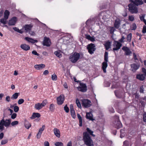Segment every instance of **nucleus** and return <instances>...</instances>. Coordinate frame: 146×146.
Here are the masks:
<instances>
[{"instance_id": "nucleus-26", "label": "nucleus", "mask_w": 146, "mask_h": 146, "mask_svg": "<svg viewBox=\"0 0 146 146\" xmlns=\"http://www.w3.org/2000/svg\"><path fill=\"white\" fill-rule=\"evenodd\" d=\"M25 126L27 129H29L31 126V124L26 120H25Z\"/></svg>"}, {"instance_id": "nucleus-50", "label": "nucleus", "mask_w": 146, "mask_h": 146, "mask_svg": "<svg viewBox=\"0 0 146 146\" xmlns=\"http://www.w3.org/2000/svg\"><path fill=\"white\" fill-rule=\"evenodd\" d=\"M24 100L23 99H20L19 100L18 102V104H21L24 103Z\"/></svg>"}, {"instance_id": "nucleus-23", "label": "nucleus", "mask_w": 146, "mask_h": 146, "mask_svg": "<svg viewBox=\"0 0 146 146\" xmlns=\"http://www.w3.org/2000/svg\"><path fill=\"white\" fill-rule=\"evenodd\" d=\"M115 127L117 129H119L122 127V124L120 121H115Z\"/></svg>"}, {"instance_id": "nucleus-63", "label": "nucleus", "mask_w": 146, "mask_h": 146, "mask_svg": "<svg viewBox=\"0 0 146 146\" xmlns=\"http://www.w3.org/2000/svg\"><path fill=\"white\" fill-rule=\"evenodd\" d=\"M142 71L144 73V74L145 76H146V69L144 68H142Z\"/></svg>"}, {"instance_id": "nucleus-13", "label": "nucleus", "mask_w": 146, "mask_h": 146, "mask_svg": "<svg viewBox=\"0 0 146 146\" xmlns=\"http://www.w3.org/2000/svg\"><path fill=\"white\" fill-rule=\"evenodd\" d=\"M122 49L125 52V55L128 56L131 53V52L130 51L129 48L126 46H123Z\"/></svg>"}, {"instance_id": "nucleus-37", "label": "nucleus", "mask_w": 146, "mask_h": 146, "mask_svg": "<svg viewBox=\"0 0 146 146\" xmlns=\"http://www.w3.org/2000/svg\"><path fill=\"white\" fill-rule=\"evenodd\" d=\"M132 34L131 33H129L127 36V39L129 42H130Z\"/></svg>"}, {"instance_id": "nucleus-10", "label": "nucleus", "mask_w": 146, "mask_h": 146, "mask_svg": "<svg viewBox=\"0 0 146 146\" xmlns=\"http://www.w3.org/2000/svg\"><path fill=\"white\" fill-rule=\"evenodd\" d=\"M131 71L133 72H135L138 69L140 66V64H137L133 63L130 65Z\"/></svg>"}, {"instance_id": "nucleus-31", "label": "nucleus", "mask_w": 146, "mask_h": 146, "mask_svg": "<svg viewBox=\"0 0 146 146\" xmlns=\"http://www.w3.org/2000/svg\"><path fill=\"white\" fill-rule=\"evenodd\" d=\"M86 130L87 132H88L90 135H91L94 137L95 136V135L93 134V131L90 129L89 128H87Z\"/></svg>"}, {"instance_id": "nucleus-57", "label": "nucleus", "mask_w": 146, "mask_h": 146, "mask_svg": "<svg viewBox=\"0 0 146 146\" xmlns=\"http://www.w3.org/2000/svg\"><path fill=\"white\" fill-rule=\"evenodd\" d=\"M134 95L135 96V98L136 99H138L139 97V94L137 92L135 93L134 94Z\"/></svg>"}, {"instance_id": "nucleus-49", "label": "nucleus", "mask_w": 146, "mask_h": 146, "mask_svg": "<svg viewBox=\"0 0 146 146\" xmlns=\"http://www.w3.org/2000/svg\"><path fill=\"white\" fill-rule=\"evenodd\" d=\"M45 127V125H43L42 126V127L41 128H40L39 129L38 132L42 133V132L44 130Z\"/></svg>"}, {"instance_id": "nucleus-48", "label": "nucleus", "mask_w": 146, "mask_h": 146, "mask_svg": "<svg viewBox=\"0 0 146 146\" xmlns=\"http://www.w3.org/2000/svg\"><path fill=\"white\" fill-rule=\"evenodd\" d=\"M18 121H16L12 122L11 123V125L12 126H14L15 125H17L18 124Z\"/></svg>"}, {"instance_id": "nucleus-8", "label": "nucleus", "mask_w": 146, "mask_h": 146, "mask_svg": "<svg viewBox=\"0 0 146 146\" xmlns=\"http://www.w3.org/2000/svg\"><path fill=\"white\" fill-rule=\"evenodd\" d=\"M113 46L115 47L113 48V50L114 51L117 50L119 49L121 46H122L121 43H119L118 41H114L113 42Z\"/></svg>"}, {"instance_id": "nucleus-22", "label": "nucleus", "mask_w": 146, "mask_h": 146, "mask_svg": "<svg viewBox=\"0 0 146 146\" xmlns=\"http://www.w3.org/2000/svg\"><path fill=\"white\" fill-rule=\"evenodd\" d=\"M40 116V114L38 113H33L30 117V118L32 119H33L36 117L38 118Z\"/></svg>"}, {"instance_id": "nucleus-21", "label": "nucleus", "mask_w": 146, "mask_h": 146, "mask_svg": "<svg viewBox=\"0 0 146 146\" xmlns=\"http://www.w3.org/2000/svg\"><path fill=\"white\" fill-rule=\"evenodd\" d=\"M25 39L27 41L32 43H34L38 42V41L36 40H34L32 38L27 37H25Z\"/></svg>"}, {"instance_id": "nucleus-40", "label": "nucleus", "mask_w": 146, "mask_h": 146, "mask_svg": "<svg viewBox=\"0 0 146 146\" xmlns=\"http://www.w3.org/2000/svg\"><path fill=\"white\" fill-rule=\"evenodd\" d=\"M54 145L56 146H63V144L61 142H56Z\"/></svg>"}, {"instance_id": "nucleus-64", "label": "nucleus", "mask_w": 146, "mask_h": 146, "mask_svg": "<svg viewBox=\"0 0 146 146\" xmlns=\"http://www.w3.org/2000/svg\"><path fill=\"white\" fill-rule=\"evenodd\" d=\"M44 145L45 146H49V144L47 141H45L44 143Z\"/></svg>"}, {"instance_id": "nucleus-19", "label": "nucleus", "mask_w": 146, "mask_h": 146, "mask_svg": "<svg viewBox=\"0 0 146 146\" xmlns=\"http://www.w3.org/2000/svg\"><path fill=\"white\" fill-rule=\"evenodd\" d=\"M45 66V65L43 64H36L34 66V67L37 70H41L44 68Z\"/></svg>"}, {"instance_id": "nucleus-16", "label": "nucleus", "mask_w": 146, "mask_h": 146, "mask_svg": "<svg viewBox=\"0 0 146 146\" xmlns=\"http://www.w3.org/2000/svg\"><path fill=\"white\" fill-rule=\"evenodd\" d=\"M145 75L144 74H137L136 76V78L141 81H143L145 80Z\"/></svg>"}, {"instance_id": "nucleus-42", "label": "nucleus", "mask_w": 146, "mask_h": 146, "mask_svg": "<svg viewBox=\"0 0 146 146\" xmlns=\"http://www.w3.org/2000/svg\"><path fill=\"white\" fill-rule=\"evenodd\" d=\"M47 103V100H44L40 104L41 106L43 107L44 106L46 105V104Z\"/></svg>"}, {"instance_id": "nucleus-59", "label": "nucleus", "mask_w": 146, "mask_h": 146, "mask_svg": "<svg viewBox=\"0 0 146 146\" xmlns=\"http://www.w3.org/2000/svg\"><path fill=\"white\" fill-rule=\"evenodd\" d=\"M133 56L134 57V59L135 60V62H137L136 61V60H138V59L137 57V56L136 54L135 53H133Z\"/></svg>"}, {"instance_id": "nucleus-24", "label": "nucleus", "mask_w": 146, "mask_h": 146, "mask_svg": "<svg viewBox=\"0 0 146 146\" xmlns=\"http://www.w3.org/2000/svg\"><path fill=\"white\" fill-rule=\"evenodd\" d=\"M54 133L55 135L57 137L59 138L60 137V131L59 129L57 128H54Z\"/></svg>"}, {"instance_id": "nucleus-28", "label": "nucleus", "mask_w": 146, "mask_h": 146, "mask_svg": "<svg viewBox=\"0 0 146 146\" xmlns=\"http://www.w3.org/2000/svg\"><path fill=\"white\" fill-rule=\"evenodd\" d=\"M34 107L37 110H39L42 108L40 103H37L35 105Z\"/></svg>"}, {"instance_id": "nucleus-6", "label": "nucleus", "mask_w": 146, "mask_h": 146, "mask_svg": "<svg viewBox=\"0 0 146 146\" xmlns=\"http://www.w3.org/2000/svg\"><path fill=\"white\" fill-rule=\"evenodd\" d=\"M80 86L77 87L78 90L83 92H86L87 90V87L85 84L80 82Z\"/></svg>"}, {"instance_id": "nucleus-2", "label": "nucleus", "mask_w": 146, "mask_h": 146, "mask_svg": "<svg viewBox=\"0 0 146 146\" xmlns=\"http://www.w3.org/2000/svg\"><path fill=\"white\" fill-rule=\"evenodd\" d=\"M83 135V140L86 145L88 146L94 144L93 140L87 132H84Z\"/></svg>"}, {"instance_id": "nucleus-62", "label": "nucleus", "mask_w": 146, "mask_h": 146, "mask_svg": "<svg viewBox=\"0 0 146 146\" xmlns=\"http://www.w3.org/2000/svg\"><path fill=\"white\" fill-rule=\"evenodd\" d=\"M89 40L92 42H94L95 41V38L94 36L91 37Z\"/></svg>"}, {"instance_id": "nucleus-51", "label": "nucleus", "mask_w": 146, "mask_h": 146, "mask_svg": "<svg viewBox=\"0 0 146 146\" xmlns=\"http://www.w3.org/2000/svg\"><path fill=\"white\" fill-rule=\"evenodd\" d=\"M144 17H145V15H142L141 16H140V17H139V18H140V20L141 21H143V22H144V21H145V19H144Z\"/></svg>"}, {"instance_id": "nucleus-56", "label": "nucleus", "mask_w": 146, "mask_h": 146, "mask_svg": "<svg viewBox=\"0 0 146 146\" xmlns=\"http://www.w3.org/2000/svg\"><path fill=\"white\" fill-rule=\"evenodd\" d=\"M32 54L37 56H39V54L37 53L35 50H33L32 51Z\"/></svg>"}, {"instance_id": "nucleus-55", "label": "nucleus", "mask_w": 146, "mask_h": 146, "mask_svg": "<svg viewBox=\"0 0 146 146\" xmlns=\"http://www.w3.org/2000/svg\"><path fill=\"white\" fill-rule=\"evenodd\" d=\"M142 32L143 33H146V26L144 25L143 26Z\"/></svg>"}, {"instance_id": "nucleus-38", "label": "nucleus", "mask_w": 146, "mask_h": 146, "mask_svg": "<svg viewBox=\"0 0 146 146\" xmlns=\"http://www.w3.org/2000/svg\"><path fill=\"white\" fill-rule=\"evenodd\" d=\"M50 110L52 111H54V106L53 104H51L50 106Z\"/></svg>"}, {"instance_id": "nucleus-20", "label": "nucleus", "mask_w": 146, "mask_h": 146, "mask_svg": "<svg viewBox=\"0 0 146 146\" xmlns=\"http://www.w3.org/2000/svg\"><path fill=\"white\" fill-rule=\"evenodd\" d=\"M33 25L31 24L26 25L24 27L25 30L26 31V33L31 31Z\"/></svg>"}, {"instance_id": "nucleus-32", "label": "nucleus", "mask_w": 146, "mask_h": 146, "mask_svg": "<svg viewBox=\"0 0 146 146\" xmlns=\"http://www.w3.org/2000/svg\"><path fill=\"white\" fill-rule=\"evenodd\" d=\"M114 27H110V34H113L114 33V32L115 31V29Z\"/></svg>"}, {"instance_id": "nucleus-44", "label": "nucleus", "mask_w": 146, "mask_h": 146, "mask_svg": "<svg viewBox=\"0 0 146 146\" xmlns=\"http://www.w3.org/2000/svg\"><path fill=\"white\" fill-rule=\"evenodd\" d=\"M129 20L130 21H133L134 20V17L133 15H129L128 17Z\"/></svg>"}, {"instance_id": "nucleus-5", "label": "nucleus", "mask_w": 146, "mask_h": 146, "mask_svg": "<svg viewBox=\"0 0 146 146\" xmlns=\"http://www.w3.org/2000/svg\"><path fill=\"white\" fill-rule=\"evenodd\" d=\"M82 105L84 108H87L91 106L92 103L91 101L88 99L82 100Z\"/></svg>"}, {"instance_id": "nucleus-43", "label": "nucleus", "mask_w": 146, "mask_h": 146, "mask_svg": "<svg viewBox=\"0 0 146 146\" xmlns=\"http://www.w3.org/2000/svg\"><path fill=\"white\" fill-rule=\"evenodd\" d=\"M143 121L146 123V112H144V113L143 114Z\"/></svg>"}, {"instance_id": "nucleus-18", "label": "nucleus", "mask_w": 146, "mask_h": 146, "mask_svg": "<svg viewBox=\"0 0 146 146\" xmlns=\"http://www.w3.org/2000/svg\"><path fill=\"white\" fill-rule=\"evenodd\" d=\"M20 47L23 50L27 51L30 49V47L29 45L25 44H22L20 46Z\"/></svg>"}, {"instance_id": "nucleus-58", "label": "nucleus", "mask_w": 146, "mask_h": 146, "mask_svg": "<svg viewBox=\"0 0 146 146\" xmlns=\"http://www.w3.org/2000/svg\"><path fill=\"white\" fill-rule=\"evenodd\" d=\"M115 119V121H120L119 119V117L117 115H115L114 116Z\"/></svg>"}, {"instance_id": "nucleus-33", "label": "nucleus", "mask_w": 146, "mask_h": 146, "mask_svg": "<svg viewBox=\"0 0 146 146\" xmlns=\"http://www.w3.org/2000/svg\"><path fill=\"white\" fill-rule=\"evenodd\" d=\"M131 29L132 30H135L137 28V26L136 24L135 23H133L131 26L130 27Z\"/></svg>"}, {"instance_id": "nucleus-29", "label": "nucleus", "mask_w": 146, "mask_h": 146, "mask_svg": "<svg viewBox=\"0 0 146 146\" xmlns=\"http://www.w3.org/2000/svg\"><path fill=\"white\" fill-rule=\"evenodd\" d=\"M9 13H10L9 11H8L6 10L4 12V17L6 19H8L9 17Z\"/></svg>"}, {"instance_id": "nucleus-25", "label": "nucleus", "mask_w": 146, "mask_h": 146, "mask_svg": "<svg viewBox=\"0 0 146 146\" xmlns=\"http://www.w3.org/2000/svg\"><path fill=\"white\" fill-rule=\"evenodd\" d=\"M111 46V43L109 41H107L104 44L106 49L108 50L110 47Z\"/></svg>"}, {"instance_id": "nucleus-17", "label": "nucleus", "mask_w": 146, "mask_h": 146, "mask_svg": "<svg viewBox=\"0 0 146 146\" xmlns=\"http://www.w3.org/2000/svg\"><path fill=\"white\" fill-rule=\"evenodd\" d=\"M93 115L92 113L91 112H90L88 113H86V117L88 119H89L90 120L92 121H94L95 119L93 118Z\"/></svg>"}, {"instance_id": "nucleus-54", "label": "nucleus", "mask_w": 146, "mask_h": 146, "mask_svg": "<svg viewBox=\"0 0 146 146\" xmlns=\"http://www.w3.org/2000/svg\"><path fill=\"white\" fill-rule=\"evenodd\" d=\"M17 115V114L16 113H14L11 115V118L12 119H14L16 117Z\"/></svg>"}, {"instance_id": "nucleus-52", "label": "nucleus", "mask_w": 146, "mask_h": 146, "mask_svg": "<svg viewBox=\"0 0 146 146\" xmlns=\"http://www.w3.org/2000/svg\"><path fill=\"white\" fill-rule=\"evenodd\" d=\"M8 140L7 139L3 140L1 141V144L2 145H4L8 142Z\"/></svg>"}, {"instance_id": "nucleus-14", "label": "nucleus", "mask_w": 146, "mask_h": 146, "mask_svg": "<svg viewBox=\"0 0 146 146\" xmlns=\"http://www.w3.org/2000/svg\"><path fill=\"white\" fill-rule=\"evenodd\" d=\"M17 18L16 17H13L9 20L8 24L9 25H14L15 24Z\"/></svg>"}, {"instance_id": "nucleus-45", "label": "nucleus", "mask_w": 146, "mask_h": 146, "mask_svg": "<svg viewBox=\"0 0 146 146\" xmlns=\"http://www.w3.org/2000/svg\"><path fill=\"white\" fill-rule=\"evenodd\" d=\"M52 78L53 80L56 81L57 80L56 75L55 74H53L52 75Z\"/></svg>"}, {"instance_id": "nucleus-39", "label": "nucleus", "mask_w": 146, "mask_h": 146, "mask_svg": "<svg viewBox=\"0 0 146 146\" xmlns=\"http://www.w3.org/2000/svg\"><path fill=\"white\" fill-rule=\"evenodd\" d=\"M122 146H130L129 141L127 140L124 141L123 142V144Z\"/></svg>"}, {"instance_id": "nucleus-34", "label": "nucleus", "mask_w": 146, "mask_h": 146, "mask_svg": "<svg viewBox=\"0 0 146 146\" xmlns=\"http://www.w3.org/2000/svg\"><path fill=\"white\" fill-rule=\"evenodd\" d=\"M76 103L78 107L79 108H81V106L79 99L77 98L76 100Z\"/></svg>"}, {"instance_id": "nucleus-53", "label": "nucleus", "mask_w": 146, "mask_h": 146, "mask_svg": "<svg viewBox=\"0 0 146 146\" xmlns=\"http://www.w3.org/2000/svg\"><path fill=\"white\" fill-rule=\"evenodd\" d=\"M19 110V107L18 106H15L14 108V111L15 112H17Z\"/></svg>"}, {"instance_id": "nucleus-41", "label": "nucleus", "mask_w": 146, "mask_h": 146, "mask_svg": "<svg viewBox=\"0 0 146 146\" xmlns=\"http://www.w3.org/2000/svg\"><path fill=\"white\" fill-rule=\"evenodd\" d=\"M71 114L73 118H75L76 117V115L75 111L74 110L70 111Z\"/></svg>"}, {"instance_id": "nucleus-35", "label": "nucleus", "mask_w": 146, "mask_h": 146, "mask_svg": "<svg viewBox=\"0 0 146 146\" xmlns=\"http://www.w3.org/2000/svg\"><path fill=\"white\" fill-rule=\"evenodd\" d=\"M3 122V121L2 122L1 121H0V130L1 131H2L4 129V125L2 123Z\"/></svg>"}, {"instance_id": "nucleus-15", "label": "nucleus", "mask_w": 146, "mask_h": 146, "mask_svg": "<svg viewBox=\"0 0 146 146\" xmlns=\"http://www.w3.org/2000/svg\"><path fill=\"white\" fill-rule=\"evenodd\" d=\"M121 24V21L119 19H117L115 20L114 27L116 29H118Z\"/></svg>"}, {"instance_id": "nucleus-46", "label": "nucleus", "mask_w": 146, "mask_h": 146, "mask_svg": "<svg viewBox=\"0 0 146 146\" xmlns=\"http://www.w3.org/2000/svg\"><path fill=\"white\" fill-rule=\"evenodd\" d=\"M144 88L143 86H140L139 88V92L141 93H144Z\"/></svg>"}, {"instance_id": "nucleus-12", "label": "nucleus", "mask_w": 146, "mask_h": 146, "mask_svg": "<svg viewBox=\"0 0 146 146\" xmlns=\"http://www.w3.org/2000/svg\"><path fill=\"white\" fill-rule=\"evenodd\" d=\"M3 121V122L2 123L5 127H8L11 124V119H6L5 120L4 117H3V119L1 120V121L2 122Z\"/></svg>"}, {"instance_id": "nucleus-3", "label": "nucleus", "mask_w": 146, "mask_h": 146, "mask_svg": "<svg viewBox=\"0 0 146 146\" xmlns=\"http://www.w3.org/2000/svg\"><path fill=\"white\" fill-rule=\"evenodd\" d=\"M108 52H105L104 55V61L102 63V69L104 73L106 72V69L108 67Z\"/></svg>"}, {"instance_id": "nucleus-11", "label": "nucleus", "mask_w": 146, "mask_h": 146, "mask_svg": "<svg viewBox=\"0 0 146 146\" xmlns=\"http://www.w3.org/2000/svg\"><path fill=\"white\" fill-rule=\"evenodd\" d=\"M64 100V95H60L57 98V101L58 105H62Z\"/></svg>"}, {"instance_id": "nucleus-9", "label": "nucleus", "mask_w": 146, "mask_h": 146, "mask_svg": "<svg viewBox=\"0 0 146 146\" xmlns=\"http://www.w3.org/2000/svg\"><path fill=\"white\" fill-rule=\"evenodd\" d=\"M51 44V42L49 38L44 37L43 42V44L44 46H49Z\"/></svg>"}, {"instance_id": "nucleus-30", "label": "nucleus", "mask_w": 146, "mask_h": 146, "mask_svg": "<svg viewBox=\"0 0 146 146\" xmlns=\"http://www.w3.org/2000/svg\"><path fill=\"white\" fill-rule=\"evenodd\" d=\"M54 54L58 57L60 58L62 57V54L60 52L56 51L54 52Z\"/></svg>"}, {"instance_id": "nucleus-1", "label": "nucleus", "mask_w": 146, "mask_h": 146, "mask_svg": "<svg viewBox=\"0 0 146 146\" xmlns=\"http://www.w3.org/2000/svg\"><path fill=\"white\" fill-rule=\"evenodd\" d=\"M131 3L128 5V10L131 14H136L138 12L137 6L141 5L143 3L142 0H129Z\"/></svg>"}, {"instance_id": "nucleus-61", "label": "nucleus", "mask_w": 146, "mask_h": 146, "mask_svg": "<svg viewBox=\"0 0 146 146\" xmlns=\"http://www.w3.org/2000/svg\"><path fill=\"white\" fill-rule=\"evenodd\" d=\"M6 100L8 102H9L10 101V97L9 96H7L6 98Z\"/></svg>"}, {"instance_id": "nucleus-4", "label": "nucleus", "mask_w": 146, "mask_h": 146, "mask_svg": "<svg viewBox=\"0 0 146 146\" xmlns=\"http://www.w3.org/2000/svg\"><path fill=\"white\" fill-rule=\"evenodd\" d=\"M80 57V54L75 52L73 54L70 55L69 57V59L72 63H75L77 62Z\"/></svg>"}, {"instance_id": "nucleus-60", "label": "nucleus", "mask_w": 146, "mask_h": 146, "mask_svg": "<svg viewBox=\"0 0 146 146\" xmlns=\"http://www.w3.org/2000/svg\"><path fill=\"white\" fill-rule=\"evenodd\" d=\"M49 73V72L48 70H45L43 72V74L44 75H47Z\"/></svg>"}, {"instance_id": "nucleus-47", "label": "nucleus", "mask_w": 146, "mask_h": 146, "mask_svg": "<svg viewBox=\"0 0 146 146\" xmlns=\"http://www.w3.org/2000/svg\"><path fill=\"white\" fill-rule=\"evenodd\" d=\"M64 110L65 111L66 113H68L69 111V109L68 107L67 106V105L66 104L64 107Z\"/></svg>"}, {"instance_id": "nucleus-36", "label": "nucleus", "mask_w": 146, "mask_h": 146, "mask_svg": "<svg viewBox=\"0 0 146 146\" xmlns=\"http://www.w3.org/2000/svg\"><path fill=\"white\" fill-rule=\"evenodd\" d=\"M7 19H6L4 17L0 19V22L3 24H7Z\"/></svg>"}, {"instance_id": "nucleus-7", "label": "nucleus", "mask_w": 146, "mask_h": 146, "mask_svg": "<svg viewBox=\"0 0 146 146\" xmlns=\"http://www.w3.org/2000/svg\"><path fill=\"white\" fill-rule=\"evenodd\" d=\"M95 47V44L93 43H91L88 45L87 48L90 54H92L94 53V52L96 50Z\"/></svg>"}, {"instance_id": "nucleus-27", "label": "nucleus", "mask_w": 146, "mask_h": 146, "mask_svg": "<svg viewBox=\"0 0 146 146\" xmlns=\"http://www.w3.org/2000/svg\"><path fill=\"white\" fill-rule=\"evenodd\" d=\"M19 93H15L11 97V98L12 100H15L17 99L19 94Z\"/></svg>"}]
</instances>
